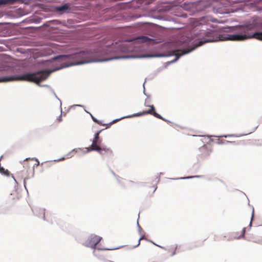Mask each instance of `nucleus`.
Listing matches in <instances>:
<instances>
[{
	"label": "nucleus",
	"instance_id": "1",
	"mask_svg": "<svg viewBox=\"0 0 262 262\" xmlns=\"http://www.w3.org/2000/svg\"><path fill=\"white\" fill-rule=\"evenodd\" d=\"M256 29L255 23L239 26L235 29L234 34H219L218 32L211 30H200L199 33L195 34L200 39L196 47H199L205 43L217 41L219 40H237L241 41L248 38H255L262 41V32H254Z\"/></svg>",
	"mask_w": 262,
	"mask_h": 262
},
{
	"label": "nucleus",
	"instance_id": "2",
	"mask_svg": "<svg viewBox=\"0 0 262 262\" xmlns=\"http://www.w3.org/2000/svg\"><path fill=\"white\" fill-rule=\"evenodd\" d=\"M53 60L60 59L62 68L92 62L101 61L97 59L95 54L91 52L82 51L70 55H62L53 58Z\"/></svg>",
	"mask_w": 262,
	"mask_h": 262
},
{
	"label": "nucleus",
	"instance_id": "3",
	"mask_svg": "<svg viewBox=\"0 0 262 262\" xmlns=\"http://www.w3.org/2000/svg\"><path fill=\"white\" fill-rule=\"evenodd\" d=\"M51 72L41 70L34 73H27L21 76H11L0 77V82L15 80H23L33 82L39 84L46 80L50 75Z\"/></svg>",
	"mask_w": 262,
	"mask_h": 262
},
{
	"label": "nucleus",
	"instance_id": "4",
	"mask_svg": "<svg viewBox=\"0 0 262 262\" xmlns=\"http://www.w3.org/2000/svg\"><path fill=\"white\" fill-rule=\"evenodd\" d=\"M144 105L146 106L149 107V109L147 111H143L142 112L135 114L133 115V116H140L147 114H150L158 119H161L165 121H167L166 119L163 118L160 115H159V114L155 112V108L153 105H148L147 104L146 102H145Z\"/></svg>",
	"mask_w": 262,
	"mask_h": 262
},
{
	"label": "nucleus",
	"instance_id": "5",
	"mask_svg": "<svg viewBox=\"0 0 262 262\" xmlns=\"http://www.w3.org/2000/svg\"><path fill=\"white\" fill-rule=\"evenodd\" d=\"M102 238L96 235H91L90 236L83 244L86 247H91L95 249L97 245L100 242Z\"/></svg>",
	"mask_w": 262,
	"mask_h": 262
},
{
	"label": "nucleus",
	"instance_id": "6",
	"mask_svg": "<svg viewBox=\"0 0 262 262\" xmlns=\"http://www.w3.org/2000/svg\"><path fill=\"white\" fill-rule=\"evenodd\" d=\"M199 151L200 158L205 159L210 156L212 149L210 145H205L199 148Z\"/></svg>",
	"mask_w": 262,
	"mask_h": 262
},
{
	"label": "nucleus",
	"instance_id": "7",
	"mask_svg": "<svg viewBox=\"0 0 262 262\" xmlns=\"http://www.w3.org/2000/svg\"><path fill=\"white\" fill-rule=\"evenodd\" d=\"M101 131H99L97 132L95 134L94 138L93 140L92 144L90 146V147L88 149V151H92L94 149H99L98 146H99V144L100 141L99 140V134Z\"/></svg>",
	"mask_w": 262,
	"mask_h": 262
},
{
	"label": "nucleus",
	"instance_id": "8",
	"mask_svg": "<svg viewBox=\"0 0 262 262\" xmlns=\"http://www.w3.org/2000/svg\"><path fill=\"white\" fill-rule=\"evenodd\" d=\"M99 149H94V150L98 151L101 155L106 157H111L113 155L112 150L107 147H102L98 146Z\"/></svg>",
	"mask_w": 262,
	"mask_h": 262
},
{
	"label": "nucleus",
	"instance_id": "9",
	"mask_svg": "<svg viewBox=\"0 0 262 262\" xmlns=\"http://www.w3.org/2000/svg\"><path fill=\"white\" fill-rule=\"evenodd\" d=\"M136 40L139 42H146L148 44L155 43L154 39L145 36H139L136 38Z\"/></svg>",
	"mask_w": 262,
	"mask_h": 262
},
{
	"label": "nucleus",
	"instance_id": "10",
	"mask_svg": "<svg viewBox=\"0 0 262 262\" xmlns=\"http://www.w3.org/2000/svg\"><path fill=\"white\" fill-rule=\"evenodd\" d=\"M193 49L188 50V51H184L181 50H175L172 51V54L176 56V60L178 59L181 56L184 55L186 53H189Z\"/></svg>",
	"mask_w": 262,
	"mask_h": 262
},
{
	"label": "nucleus",
	"instance_id": "11",
	"mask_svg": "<svg viewBox=\"0 0 262 262\" xmlns=\"http://www.w3.org/2000/svg\"><path fill=\"white\" fill-rule=\"evenodd\" d=\"M177 249V246L174 245L168 249V252L170 253V256H173L176 253Z\"/></svg>",
	"mask_w": 262,
	"mask_h": 262
},
{
	"label": "nucleus",
	"instance_id": "12",
	"mask_svg": "<svg viewBox=\"0 0 262 262\" xmlns=\"http://www.w3.org/2000/svg\"><path fill=\"white\" fill-rule=\"evenodd\" d=\"M69 8V6L67 4H64L61 6H59L56 8V10L58 11H62L64 10H68Z\"/></svg>",
	"mask_w": 262,
	"mask_h": 262
},
{
	"label": "nucleus",
	"instance_id": "13",
	"mask_svg": "<svg viewBox=\"0 0 262 262\" xmlns=\"http://www.w3.org/2000/svg\"><path fill=\"white\" fill-rule=\"evenodd\" d=\"M17 0H0V4H13Z\"/></svg>",
	"mask_w": 262,
	"mask_h": 262
},
{
	"label": "nucleus",
	"instance_id": "14",
	"mask_svg": "<svg viewBox=\"0 0 262 262\" xmlns=\"http://www.w3.org/2000/svg\"><path fill=\"white\" fill-rule=\"evenodd\" d=\"M29 160H30V158H29V159L27 158L26 159V161H27V162L26 163H25V164L28 165V163L27 161ZM31 160H32V161L35 160L36 161V163L33 166V168L35 167V165L36 167H37L39 165V162L38 160L37 159L32 158V159H31Z\"/></svg>",
	"mask_w": 262,
	"mask_h": 262
},
{
	"label": "nucleus",
	"instance_id": "15",
	"mask_svg": "<svg viewBox=\"0 0 262 262\" xmlns=\"http://www.w3.org/2000/svg\"><path fill=\"white\" fill-rule=\"evenodd\" d=\"M246 228H244L241 232V234L239 236L236 237L237 238H241L245 237V233Z\"/></svg>",
	"mask_w": 262,
	"mask_h": 262
},
{
	"label": "nucleus",
	"instance_id": "16",
	"mask_svg": "<svg viewBox=\"0 0 262 262\" xmlns=\"http://www.w3.org/2000/svg\"><path fill=\"white\" fill-rule=\"evenodd\" d=\"M91 116L92 117V118L93 119V120L96 122V123L98 124H101V123L97 119H96L95 118H94L91 114Z\"/></svg>",
	"mask_w": 262,
	"mask_h": 262
},
{
	"label": "nucleus",
	"instance_id": "17",
	"mask_svg": "<svg viewBox=\"0 0 262 262\" xmlns=\"http://www.w3.org/2000/svg\"><path fill=\"white\" fill-rule=\"evenodd\" d=\"M254 208H252V216H251V221H250V226L252 225V220L253 219V217H254Z\"/></svg>",
	"mask_w": 262,
	"mask_h": 262
},
{
	"label": "nucleus",
	"instance_id": "18",
	"mask_svg": "<svg viewBox=\"0 0 262 262\" xmlns=\"http://www.w3.org/2000/svg\"><path fill=\"white\" fill-rule=\"evenodd\" d=\"M243 0H230L231 3H238L241 2Z\"/></svg>",
	"mask_w": 262,
	"mask_h": 262
},
{
	"label": "nucleus",
	"instance_id": "19",
	"mask_svg": "<svg viewBox=\"0 0 262 262\" xmlns=\"http://www.w3.org/2000/svg\"><path fill=\"white\" fill-rule=\"evenodd\" d=\"M118 120L116 119V120H115L114 121H113L112 122H111L108 125V126H107L106 127V128H107V127H110L112 124H113L114 123H115Z\"/></svg>",
	"mask_w": 262,
	"mask_h": 262
},
{
	"label": "nucleus",
	"instance_id": "20",
	"mask_svg": "<svg viewBox=\"0 0 262 262\" xmlns=\"http://www.w3.org/2000/svg\"><path fill=\"white\" fill-rule=\"evenodd\" d=\"M142 239H143V237H140V238H139V239L138 240V244H137V245L135 246V247H136L140 245V241H141Z\"/></svg>",
	"mask_w": 262,
	"mask_h": 262
},
{
	"label": "nucleus",
	"instance_id": "21",
	"mask_svg": "<svg viewBox=\"0 0 262 262\" xmlns=\"http://www.w3.org/2000/svg\"><path fill=\"white\" fill-rule=\"evenodd\" d=\"M227 142L231 143H233V144H235V141H227Z\"/></svg>",
	"mask_w": 262,
	"mask_h": 262
},
{
	"label": "nucleus",
	"instance_id": "22",
	"mask_svg": "<svg viewBox=\"0 0 262 262\" xmlns=\"http://www.w3.org/2000/svg\"><path fill=\"white\" fill-rule=\"evenodd\" d=\"M102 250H107V249L104 248V249H103Z\"/></svg>",
	"mask_w": 262,
	"mask_h": 262
}]
</instances>
